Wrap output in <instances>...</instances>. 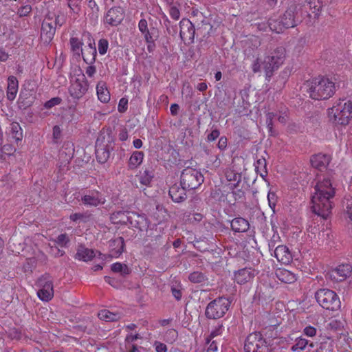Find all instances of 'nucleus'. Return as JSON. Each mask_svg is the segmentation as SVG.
<instances>
[{"label": "nucleus", "mask_w": 352, "mask_h": 352, "mask_svg": "<svg viewBox=\"0 0 352 352\" xmlns=\"http://www.w3.org/2000/svg\"><path fill=\"white\" fill-rule=\"evenodd\" d=\"M82 204L87 207H98L104 205L107 200L103 193L97 190L85 192L80 198Z\"/></svg>", "instance_id": "f8f14e48"}, {"label": "nucleus", "mask_w": 352, "mask_h": 352, "mask_svg": "<svg viewBox=\"0 0 352 352\" xmlns=\"http://www.w3.org/2000/svg\"><path fill=\"white\" fill-rule=\"evenodd\" d=\"M56 32V27L54 26V22L51 19V15L48 14L46 16L45 19L43 21L41 32V38L42 41L45 43H50Z\"/></svg>", "instance_id": "ddd939ff"}, {"label": "nucleus", "mask_w": 352, "mask_h": 352, "mask_svg": "<svg viewBox=\"0 0 352 352\" xmlns=\"http://www.w3.org/2000/svg\"><path fill=\"white\" fill-rule=\"evenodd\" d=\"M308 343L307 339L298 338L295 340V344L292 346V350L294 352H300L305 349Z\"/></svg>", "instance_id": "72a5a7b5"}, {"label": "nucleus", "mask_w": 352, "mask_h": 352, "mask_svg": "<svg viewBox=\"0 0 352 352\" xmlns=\"http://www.w3.org/2000/svg\"><path fill=\"white\" fill-rule=\"evenodd\" d=\"M51 19L54 22V26H61L65 23V19L63 16L60 17L59 16L51 15Z\"/></svg>", "instance_id": "603ef678"}, {"label": "nucleus", "mask_w": 352, "mask_h": 352, "mask_svg": "<svg viewBox=\"0 0 352 352\" xmlns=\"http://www.w3.org/2000/svg\"><path fill=\"white\" fill-rule=\"evenodd\" d=\"M153 177V170L151 168H145L140 173L139 180L141 184L148 186L151 184Z\"/></svg>", "instance_id": "7c9ffc66"}, {"label": "nucleus", "mask_w": 352, "mask_h": 352, "mask_svg": "<svg viewBox=\"0 0 352 352\" xmlns=\"http://www.w3.org/2000/svg\"><path fill=\"white\" fill-rule=\"evenodd\" d=\"M84 61L87 64H92L96 59V49L94 46V43H89L87 46L82 49L81 52Z\"/></svg>", "instance_id": "b1692460"}, {"label": "nucleus", "mask_w": 352, "mask_h": 352, "mask_svg": "<svg viewBox=\"0 0 352 352\" xmlns=\"http://www.w3.org/2000/svg\"><path fill=\"white\" fill-rule=\"evenodd\" d=\"M219 131L217 129L212 130L210 134L208 135L207 140L209 142L215 140L219 136Z\"/></svg>", "instance_id": "bf43d9fd"}, {"label": "nucleus", "mask_w": 352, "mask_h": 352, "mask_svg": "<svg viewBox=\"0 0 352 352\" xmlns=\"http://www.w3.org/2000/svg\"><path fill=\"white\" fill-rule=\"evenodd\" d=\"M255 170L260 176L265 179L267 175V162L265 157L263 156L258 157L254 163Z\"/></svg>", "instance_id": "c756f323"}, {"label": "nucleus", "mask_w": 352, "mask_h": 352, "mask_svg": "<svg viewBox=\"0 0 352 352\" xmlns=\"http://www.w3.org/2000/svg\"><path fill=\"white\" fill-rule=\"evenodd\" d=\"M189 280L195 283H199L205 280V276L199 272H194L189 275Z\"/></svg>", "instance_id": "ea45409f"}, {"label": "nucleus", "mask_w": 352, "mask_h": 352, "mask_svg": "<svg viewBox=\"0 0 352 352\" xmlns=\"http://www.w3.org/2000/svg\"><path fill=\"white\" fill-rule=\"evenodd\" d=\"M179 35L184 42L191 43L194 40L195 28L193 24L186 19H183L179 22Z\"/></svg>", "instance_id": "4468645a"}, {"label": "nucleus", "mask_w": 352, "mask_h": 352, "mask_svg": "<svg viewBox=\"0 0 352 352\" xmlns=\"http://www.w3.org/2000/svg\"><path fill=\"white\" fill-rule=\"evenodd\" d=\"M224 330L223 326L219 324L211 331L210 334L206 338V342L209 343L214 338L221 336Z\"/></svg>", "instance_id": "58836bf2"}, {"label": "nucleus", "mask_w": 352, "mask_h": 352, "mask_svg": "<svg viewBox=\"0 0 352 352\" xmlns=\"http://www.w3.org/2000/svg\"><path fill=\"white\" fill-rule=\"evenodd\" d=\"M89 88L85 76L80 70L76 71L70 76V85L68 91L70 96L75 100H79L87 93Z\"/></svg>", "instance_id": "423d86ee"}, {"label": "nucleus", "mask_w": 352, "mask_h": 352, "mask_svg": "<svg viewBox=\"0 0 352 352\" xmlns=\"http://www.w3.org/2000/svg\"><path fill=\"white\" fill-rule=\"evenodd\" d=\"M328 120L335 126L348 125L352 119V102L338 99L331 107L327 109Z\"/></svg>", "instance_id": "f03ea898"}, {"label": "nucleus", "mask_w": 352, "mask_h": 352, "mask_svg": "<svg viewBox=\"0 0 352 352\" xmlns=\"http://www.w3.org/2000/svg\"><path fill=\"white\" fill-rule=\"evenodd\" d=\"M129 135L126 129H122L120 131L118 138L121 141H125L128 139Z\"/></svg>", "instance_id": "338daca9"}, {"label": "nucleus", "mask_w": 352, "mask_h": 352, "mask_svg": "<svg viewBox=\"0 0 352 352\" xmlns=\"http://www.w3.org/2000/svg\"><path fill=\"white\" fill-rule=\"evenodd\" d=\"M85 72L89 77L91 78L96 72V67L94 66L89 65L86 68Z\"/></svg>", "instance_id": "0e129e2a"}, {"label": "nucleus", "mask_w": 352, "mask_h": 352, "mask_svg": "<svg viewBox=\"0 0 352 352\" xmlns=\"http://www.w3.org/2000/svg\"><path fill=\"white\" fill-rule=\"evenodd\" d=\"M144 153L142 151H134L128 162V167L129 169L133 170L139 167L144 160Z\"/></svg>", "instance_id": "c85d7f7f"}, {"label": "nucleus", "mask_w": 352, "mask_h": 352, "mask_svg": "<svg viewBox=\"0 0 352 352\" xmlns=\"http://www.w3.org/2000/svg\"><path fill=\"white\" fill-rule=\"evenodd\" d=\"M303 333L308 337H314L316 334V329L312 326H307L303 329Z\"/></svg>", "instance_id": "8fccbe9b"}, {"label": "nucleus", "mask_w": 352, "mask_h": 352, "mask_svg": "<svg viewBox=\"0 0 352 352\" xmlns=\"http://www.w3.org/2000/svg\"><path fill=\"white\" fill-rule=\"evenodd\" d=\"M10 135L16 142H19L22 140L23 131L19 123L13 122L10 124Z\"/></svg>", "instance_id": "2f4dec72"}, {"label": "nucleus", "mask_w": 352, "mask_h": 352, "mask_svg": "<svg viewBox=\"0 0 352 352\" xmlns=\"http://www.w3.org/2000/svg\"><path fill=\"white\" fill-rule=\"evenodd\" d=\"M309 97L314 100H327L335 93V83L328 78L318 76L307 83Z\"/></svg>", "instance_id": "20e7f679"}, {"label": "nucleus", "mask_w": 352, "mask_h": 352, "mask_svg": "<svg viewBox=\"0 0 352 352\" xmlns=\"http://www.w3.org/2000/svg\"><path fill=\"white\" fill-rule=\"evenodd\" d=\"M274 256L276 259L283 263L289 264L292 261V254L285 245H278L274 250Z\"/></svg>", "instance_id": "6ab92c4d"}, {"label": "nucleus", "mask_w": 352, "mask_h": 352, "mask_svg": "<svg viewBox=\"0 0 352 352\" xmlns=\"http://www.w3.org/2000/svg\"><path fill=\"white\" fill-rule=\"evenodd\" d=\"M335 193V188L332 186L330 179H324L318 182L311 199L313 212L323 219H327L331 212V199Z\"/></svg>", "instance_id": "f257e3e1"}, {"label": "nucleus", "mask_w": 352, "mask_h": 352, "mask_svg": "<svg viewBox=\"0 0 352 352\" xmlns=\"http://www.w3.org/2000/svg\"><path fill=\"white\" fill-rule=\"evenodd\" d=\"M14 151H15V149L11 145H10V144H5V145L2 146V147H1V150L0 151V155L3 153H5V154L10 155Z\"/></svg>", "instance_id": "864d4df0"}, {"label": "nucleus", "mask_w": 352, "mask_h": 352, "mask_svg": "<svg viewBox=\"0 0 352 352\" xmlns=\"http://www.w3.org/2000/svg\"><path fill=\"white\" fill-rule=\"evenodd\" d=\"M249 222L241 217L234 218L231 221V228L236 232H244L249 229Z\"/></svg>", "instance_id": "cd10ccee"}, {"label": "nucleus", "mask_w": 352, "mask_h": 352, "mask_svg": "<svg viewBox=\"0 0 352 352\" xmlns=\"http://www.w3.org/2000/svg\"><path fill=\"white\" fill-rule=\"evenodd\" d=\"M308 3L312 12L318 17L322 7V2L320 0H308Z\"/></svg>", "instance_id": "e433bc0d"}, {"label": "nucleus", "mask_w": 352, "mask_h": 352, "mask_svg": "<svg viewBox=\"0 0 352 352\" xmlns=\"http://www.w3.org/2000/svg\"><path fill=\"white\" fill-rule=\"evenodd\" d=\"M316 352H333V348L329 342H324L320 344Z\"/></svg>", "instance_id": "c03bdc74"}, {"label": "nucleus", "mask_w": 352, "mask_h": 352, "mask_svg": "<svg viewBox=\"0 0 352 352\" xmlns=\"http://www.w3.org/2000/svg\"><path fill=\"white\" fill-rule=\"evenodd\" d=\"M171 292L176 300H179L182 298V294L180 289L173 287L171 289Z\"/></svg>", "instance_id": "e2e57ef3"}, {"label": "nucleus", "mask_w": 352, "mask_h": 352, "mask_svg": "<svg viewBox=\"0 0 352 352\" xmlns=\"http://www.w3.org/2000/svg\"><path fill=\"white\" fill-rule=\"evenodd\" d=\"M203 217L201 214L194 213L190 217L189 221L190 222H199L202 219Z\"/></svg>", "instance_id": "69168bd1"}, {"label": "nucleus", "mask_w": 352, "mask_h": 352, "mask_svg": "<svg viewBox=\"0 0 352 352\" xmlns=\"http://www.w3.org/2000/svg\"><path fill=\"white\" fill-rule=\"evenodd\" d=\"M98 318L104 321H116L120 318L117 314L112 313L107 309H102L98 314Z\"/></svg>", "instance_id": "473e14b6"}, {"label": "nucleus", "mask_w": 352, "mask_h": 352, "mask_svg": "<svg viewBox=\"0 0 352 352\" xmlns=\"http://www.w3.org/2000/svg\"><path fill=\"white\" fill-rule=\"evenodd\" d=\"M61 102V99L58 97L53 98L45 103V107L50 109L54 106L58 105Z\"/></svg>", "instance_id": "49530a36"}, {"label": "nucleus", "mask_w": 352, "mask_h": 352, "mask_svg": "<svg viewBox=\"0 0 352 352\" xmlns=\"http://www.w3.org/2000/svg\"><path fill=\"white\" fill-rule=\"evenodd\" d=\"M41 289L37 292L38 298L43 301H49L54 296L53 285L50 280L44 282L43 279L39 280Z\"/></svg>", "instance_id": "f3484780"}, {"label": "nucleus", "mask_w": 352, "mask_h": 352, "mask_svg": "<svg viewBox=\"0 0 352 352\" xmlns=\"http://www.w3.org/2000/svg\"><path fill=\"white\" fill-rule=\"evenodd\" d=\"M68 7L70 8L71 12L78 14L80 10L79 0H67Z\"/></svg>", "instance_id": "a19ab883"}, {"label": "nucleus", "mask_w": 352, "mask_h": 352, "mask_svg": "<svg viewBox=\"0 0 352 352\" xmlns=\"http://www.w3.org/2000/svg\"><path fill=\"white\" fill-rule=\"evenodd\" d=\"M96 256V252L84 246H79L75 258L79 261L87 262L92 260Z\"/></svg>", "instance_id": "393cba45"}, {"label": "nucleus", "mask_w": 352, "mask_h": 352, "mask_svg": "<svg viewBox=\"0 0 352 352\" xmlns=\"http://www.w3.org/2000/svg\"><path fill=\"white\" fill-rule=\"evenodd\" d=\"M352 274V266L349 264L338 265L330 273V277L336 282L342 281Z\"/></svg>", "instance_id": "dca6fc26"}, {"label": "nucleus", "mask_w": 352, "mask_h": 352, "mask_svg": "<svg viewBox=\"0 0 352 352\" xmlns=\"http://www.w3.org/2000/svg\"><path fill=\"white\" fill-rule=\"evenodd\" d=\"M230 302L226 298H219L210 302L206 309V316L210 319L223 317L228 311Z\"/></svg>", "instance_id": "1a4fd4ad"}, {"label": "nucleus", "mask_w": 352, "mask_h": 352, "mask_svg": "<svg viewBox=\"0 0 352 352\" xmlns=\"http://www.w3.org/2000/svg\"><path fill=\"white\" fill-rule=\"evenodd\" d=\"M254 350L258 352H268V346L266 344V342L261 338V335L258 333V339L256 344L254 345Z\"/></svg>", "instance_id": "4c0bfd02"}, {"label": "nucleus", "mask_w": 352, "mask_h": 352, "mask_svg": "<svg viewBox=\"0 0 352 352\" xmlns=\"http://www.w3.org/2000/svg\"><path fill=\"white\" fill-rule=\"evenodd\" d=\"M315 297L319 305L326 309L335 311L341 306L338 296L332 290L320 289L316 293Z\"/></svg>", "instance_id": "0eeeda50"}, {"label": "nucleus", "mask_w": 352, "mask_h": 352, "mask_svg": "<svg viewBox=\"0 0 352 352\" xmlns=\"http://www.w3.org/2000/svg\"><path fill=\"white\" fill-rule=\"evenodd\" d=\"M186 188H184L183 186H179L178 184H174L170 188L168 194L174 202L179 203L186 199Z\"/></svg>", "instance_id": "4be33fe9"}, {"label": "nucleus", "mask_w": 352, "mask_h": 352, "mask_svg": "<svg viewBox=\"0 0 352 352\" xmlns=\"http://www.w3.org/2000/svg\"><path fill=\"white\" fill-rule=\"evenodd\" d=\"M275 274L277 278L284 283L291 284L296 280V274L284 268L277 269Z\"/></svg>", "instance_id": "5701e85b"}, {"label": "nucleus", "mask_w": 352, "mask_h": 352, "mask_svg": "<svg viewBox=\"0 0 352 352\" xmlns=\"http://www.w3.org/2000/svg\"><path fill=\"white\" fill-rule=\"evenodd\" d=\"M70 219L73 221H76L78 220H82L84 219V215L80 213H74L72 214L69 217Z\"/></svg>", "instance_id": "774afa93"}, {"label": "nucleus", "mask_w": 352, "mask_h": 352, "mask_svg": "<svg viewBox=\"0 0 352 352\" xmlns=\"http://www.w3.org/2000/svg\"><path fill=\"white\" fill-rule=\"evenodd\" d=\"M204 177L202 173L192 168H185L181 175V185L184 188L192 190L199 188L204 182Z\"/></svg>", "instance_id": "6e6552de"}, {"label": "nucleus", "mask_w": 352, "mask_h": 352, "mask_svg": "<svg viewBox=\"0 0 352 352\" xmlns=\"http://www.w3.org/2000/svg\"><path fill=\"white\" fill-rule=\"evenodd\" d=\"M275 117V114L272 112H270L266 115V124L268 129V131L271 135H274L273 131V118Z\"/></svg>", "instance_id": "79ce46f5"}, {"label": "nucleus", "mask_w": 352, "mask_h": 352, "mask_svg": "<svg viewBox=\"0 0 352 352\" xmlns=\"http://www.w3.org/2000/svg\"><path fill=\"white\" fill-rule=\"evenodd\" d=\"M113 146L110 142V135L107 138L104 134H100L96 142V155L100 163H105L110 157Z\"/></svg>", "instance_id": "9d476101"}, {"label": "nucleus", "mask_w": 352, "mask_h": 352, "mask_svg": "<svg viewBox=\"0 0 352 352\" xmlns=\"http://www.w3.org/2000/svg\"><path fill=\"white\" fill-rule=\"evenodd\" d=\"M109 47V43L106 39H100L98 41V52L100 54L104 55L107 53Z\"/></svg>", "instance_id": "37998d69"}, {"label": "nucleus", "mask_w": 352, "mask_h": 352, "mask_svg": "<svg viewBox=\"0 0 352 352\" xmlns=\"http://www.w3.org/2000/svg\"><path fill=\"white\" fill-rule=\"evenodd\" d=\"M69 241V239L66 234H61L58 235L56 240V243L61 247L65 246Z\"/></svg>", "instance_id": "a18cd8bd"}, {"label": "nucleus", "mask_w": 352, "mask_h": 352, "mask_svg": "<svg viewBox=\"0 0 352 352\" xmlns=\"http://www.w3.org/2000/svg\"><path fill=\"white\" fill-rule=\"evenodd\" d=\"M111 219L116 223L126 224L140 230H146L148 226L146 218L134 212L118 211L113 213Z\"/></svg>", "instance_id": "39448f33"}, {"label": "nucleus", "mask_w": 352, "mask_h": 352, "mask_svg": "<svg viewBox=\"0 0 352 352\" xmlns=\"http://www.w3.org/2000/svg\"><path fill=\"white\" fill-rule=\"evenodd\" d=\"M295 25L294 12L290 10H287L284 13L281 21L278 23L276 24V21L272 19H270L268 22L270 29L278 34L282 32L284 28H293Z\"/></svg>", "instance_id": "9b49d317"}, {"label": "nucleus", "mask_w": 352, "mask_h": 352, "mask_svg": "<svg viewBox=\"0 0 352 352\" xmlns=\"http://www.w3.org/2000/svg\"><path fill=\"white\" fill-rule=\"evenodd\" d=\"M124 241L122 237H118L109 243V254L111 257L118 258L124 251Z\"/></svg>", "instance_id": "412c9836"}, {"label": "nucleus", "mask_w": 352, "mask_h": 352, "mask_svg": "<svg viewBox=\"0 0 352 352\" xmlns=\"http://www.w3.org/2000/svg\"><path fill=\"white\" fill-rule=\"evenodd\" d=\"M169 14L171 18L175 20H178L180 17V12L179 9L175 6H171L170 7Z\"/></svg>", "instance_id": "de8ad7c7"}, {"label": "nucleus", "mask_w": 352, "mask_h": 352, "mask_svg": "<svg viewBox=\"0 0 352 352\" xmlns=\"http://www.w3.org/2000/svg\"><path fill=\"white\" fill-rule=\"evenodd\" d=\"M217 146L220 150H224L227 147V138L221 137L219 140Z\"/></svg>", "instance_id": "680f3d73"}, {"label": "nucleus", "mask_w": 352, "mask_h": 352, "mask_svg": "<svg viewBox=\"0 0 352 352\" xmlns=\"http://www.w3.org/2000/svg\"><path fill=\"white\" fill-rule=\"evenodd\" d=\"M96 94L101 102L107 103L110 100V93L104 82L100 81L97 84Z\"/></svg>", "instance_id": "a878e982"}, {"label": "nucleus", "mask_w": 352, "mask_h": 352, "mask_svg": "<svg viewBox=\"0 0 352 352\" xmlns=\"http://www.w3.org/2000/svg\"><path fill=\"white\" fill-rule=\"evenodd\" d=\"M31 10H32V8L30 6H28V5L25 6L21 7L19 10V14L21 16H26L31 12Z\"/></svg>", "instance_id": "13d9d810"}, {"label": "nucleus", "mask_w": 352, "mask_h": 352, "mask_svg": "<svg viewBox=\"0 0 352 352\" xmlns=\"http://www.w3.org/2000/svg\"><path fill=\"white\" fill-rule=\"evenodd\" d=\"M128 100L126 98H121L118 103V110L120 113H124L127 109Z\"/></svg>", "instance_id": "09e8293b"}, {"label": "nucleus", "mask_w": 352, "mask_h": 352, "mask_svg": "<svg viewBox=\"0 0 352 352\" xmlns=\"http://www.w3.org/2000/svg\"><path fill=\"white\" fill-rule=\"evenodd\" d=\"M70 45L72 52L75 54L80 56L81 52H82V42L78 38L72 37L70 38Z\"/></svg>", "instance_id": "f704fd0d"}, {"label": "nucleus", "mask_w": 352, "mask_h": 352, "mask_svg": "<svg viewBox=\"0 0 352 352\" xmlns=\"http://www.w3.org/2000/svg\"><path fill=\"white\" fill-rule=\"evenodd\" d=\"M124 19V11L120 7H114L108 10L104 16V22L110 25L116 26Z\"/></svg>", "instance_id": "2eb2a0df"}, {"label": "nucleus", "mask_w": 352, "mask_h": 352, "mask_svg": "<svg viewBox=\"0 0 352 352\" xmlns=\"http://www.w3.org/2000/svg\"><path fill=\"white\" fill-rule=\"evenodd\" d=\"M156 352H167V346L165 344L156 341L153 344Z\"/></svg>", "instance_id": "3c124183"}, {"label": "nucleus", "mask_w": 352, "mask_h": 352, "mask_svg": "<svg viewBox=\"0 0 352 352\" xmlns=\"http://www.w3.org/2000/svg\"><path fill=\"white\" fill-rule=\"evenodd\" d=\"M345 212L347 217L352 221V199L347 201Z\"/></svg>", "instance_id": "4d7b16f0"}, {"label": "nucleus", "mask_w": 352, "mask_h": 352, "mask_svg": "<svg viewBox=\"0 0 352 352\" xmlns=\"http://www.w3.org/2000/svg\"><path fill=\"white\" fill-rule=\"evenodd\" d=\"M138 28H139V30L143 33L144 32H146L148 31V24H147V21L146 19H141L140 21H139V23H138Z\"/></svg>", "instance_id": "6e6d98bb"}, {"label": "nucleus", "mask_w": 352, "mask_h": 352, "mask_svg": "<svg viewBox=\"0 0 352 352\" xmlns=\"http://www.w3.org/2000/svg\"><path fill=\"white\" fill-rule=\"evenodd\" d=\"M255 276V272L251 268H243L234 273V280L240 285L251 281Z\"/></svg>", "instance_id": "a211bd4d"}, {"label": "nucleus", "mask_w": 352, "mask_h": 352, "mask_svg": "<svg viewBox=\"0 0 352 352\" xmlns=\"http://www.w3.org/2000/svg\"><path fill=\"white\" fill-rule=\"evenodd\" d=\"M310 161L313 167L319 170H322L325 169L329 165L331 161V157L329 155L318 153L313 155L311 157Z\"/></svg>", "instance_id": "aec40b11"}, {"label": "nucleus", "mask_w": 352, "mask_h": 352, "mask_svg": "<svg viewBox=\"0 0 352 352\" xmlns=\"http://www.w3.org/2000/svg\"><path fill=\"white\" fill-rule=\"evenodd\" d=\"M267 199L269 202L270 206L272 208H274L276 206L275 201H276V195L274 192H268L267 195Z\"/></svg>", "instance_id": "052dcab7"}, {"label": "nucleus", "mask_w": 352, "mask_h": 352, "mask_svg": "<svg viewBox=\"0 0 352 352\" xmlns=\"http://www.w3.org/2000/svg\"><path fill=\"white\" fill-rule=\"evenodd\" d=\"M111 270L116 273H120L122 275L129 274V270L125 264L115 263L111 265Z\"/></svg>", "instance_id": "c9c22d12"}, {"label": "nucleus", "mask_w": 352, "mask_h": 352, "mask_svg": "<svg viewBox=\"0 0 352 352\" xmlns=\"http://www.w3.org/2000/svg\"><path fill=\"white\" fill-rule=\"evenodd\" d=\"M19 89V82L16 77L10 76L8 79L7 98L10 100H13L17 94Z\"/></svg>", "instance_id": "bb28decb"}, {"label": "nucleus", "mask_w": 352, "mask_h": 352, "mask_svg": "<svg viewBox=\"0 0 352 352\" xmlns=\"http://www.w3.org/2000/svg\"><path fill=\"white\" fill-rule=\"evenodd\" d=\"M285 49L278 47L266 56L263 60L257 58L252 65L253 72L257 73L262 69L267 77H270L274 70L277 69L285 61Z\"/></svg>", "instance_id": "7ed1b4c3"}, {"label": "nucleus", "mask_w": 352, "mask_h": 352, "mask_svg": "<svg viewBox=\"0 0 352 352\" xmlns=\"http://www.w3.org/2000/svg\"><path fill=\"white\" fill-rule=\"evenodd\" d=\"M62 131L59 126H54L53 127V138L56 140V142L59 140L61 137Z\"/></svg>", "instance_id": "5fc2aeb1"}]
</instances>
